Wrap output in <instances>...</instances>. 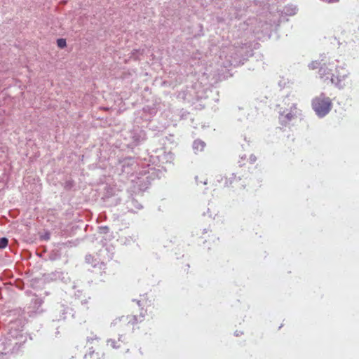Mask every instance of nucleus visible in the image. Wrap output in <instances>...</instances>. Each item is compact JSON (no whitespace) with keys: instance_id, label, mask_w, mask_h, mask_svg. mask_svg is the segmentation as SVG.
Returning a JSON list of instances; mask_svg holds the SVG:
<instances>
[{"instance_id":"f257e3e1","label":"nucleus","mask_w":359,"mask_h":359,"mask_svg":"<svg viewBox=\"0 0 359 359\" xmlns=\"http://www.w3.org/2000/svg\"><path fill=\"white\" fill-rule=\"evenodd\" d=\"M319 76L321 79L330 81L339 88H343L345 86L344 80L349 74L348 71L344 67L339 65L338 60L324 63L323 66L320 67L318 71Z\"/></svg>"},{"instance_id":"f03ea898","label":"nucleus","mask_w":359,"mask_h":359,"mask_svg":"<svg viewBox=\"0 0 359 359\" xmlns=\"http://www.w3.org/2000/svg\"><path fill=\"white\" fill-rule=\"evenodd\" d=\"M332 101L330 97L322 93L312 100V108L318 116L322 118L326 116L332 109Z\"/></svg>"},{"instance_id":"7ed1b4c3","label":"nucleus","mask_w":359,"mask_h":359,"mask_svg":"<svg viewBox=\"0 0 359 359\" xmlns=\"http://www.w3.org/2000/svg\"><path fill=\"white\" fill-rule=\"evenodd\" d=\"M241 52L237 47L233 46L222 50L219 57L224 61L222 65L227 68L231 65H237L240 62Z\"/></svg>"},{"instance_id":"20e7f679","label":"nucleus","mask_w":359,"mask_h":359,"mask_svg":"<svg viewBox=\"0 0 359 359\" xmlns=\"http://www.w3.org/2000/svg\"><path fill=\"white\" fill-rule=\"evenodd\" d=\"M297 109L295 104H292L289 108L280 107L279 110V121L282 125H287L297 116Z\"/></svg>"},{"instance_id":"39448f33","label":"nucleus","mask_w":359,"mask_h":359,"mask_svg":"<svg viewBox=\"0 0 359 359\" xmlns=\"http://www.w3.org/2000/svg\"><path fill=\"white\" fill-rule=\"evenodd\" d=\"M137 322L136 316H122L119 319H116L113 324L114 325L121 323V325H126L131 323L132 325L136 323Z\"/></svg>"},{"instance_id":"423d86ee","label":"nucleus","mask_w":359,"mask_h":359,"mask_svg":"<svg viewBox=\"0 0 359 359\" xmlns=\"http://www.w3.org/2000/svg\"><path fill=\"white\" fill-rule=\"evenodd\" d=\"M205 142L201 140H195L193 144V149L196 152L201 151L205 147Z\"/></svg>"},{"instance_id":"0eeeda50","label":"nucleus","mask_w":359,"mask_h":359,"mask_svg":"<svg viewBox=\"0 0 359 359\" xmlns=\"http://www.w3.org/2000/svg\"><path fill=\"white\" fill-rule=\"evenodd\" d=\"M323 65H322V66H323ZM321 67L320 65V63L318 61H313L311 62L309 65V67L311 69H317V68H319Z\"/></svg>"},{"instance_id":"6e6552de","label":"nucleus","mask_w":359,"mask_h":359,"mask_svg":"<svg viewBox=\"0 0 359 359\" xmlns=\"http://www.w3.org/2000/svg\"><path fill=\"white\" fill-rule=\"evenodd\" d=\"M8 241L6 238H0V248H4L7 246Z\"/></svg>"},{"instance_id":"1a4fd4ad","label":"nucleus","mask_w":359,"mask_h":359,"mask_svg":"<svg viewBox=\"0 0 359 359\" xmlns=\"http://www.w3.org/2000/svg\"><path fill=\"white\" fill-rule=\"evenodd\" d=\"M57 42V46L60 48H64L65 46H66V41L63 39H58Z\"/></svg>"},{"instance_id":"9d476101","label":"nucleus","mask_w":359,"mask_h":359,"mask_svg":"<svg viewBox=\"0 0 359 359\" xmlns=\"http://www.w3.org/2000/svg\"><path fill=\"white\" fill-rule=\"evenodd\" d=\"M107 344H108L109 345L111 346H112L113 348H117V347H118V346H116L115 345L116 341H115L114 340L109 339V340H108V341H107Z\"/></svg>"},{"instance_id":"9b49d317","label":"nucleus","mask_w":359,"mask_h":359,"mask_svg":"<svg viewBox=\"0 0 359 359\" xmlns=\"http://www.w3.org/2000/svg\"><path fill=\"white\" fill-rule=\"evenodd\" d=\"M256 159H257V158H256V156H255V155H251V156H250V163H253L254 162H255V161H256Z\"/></svg>"},{"instance_id":"f8f14e48","label":"nucleus","mask_w":359,"mask_h":359,"mask_svg":"<svg viewBox=\"0 0 359 359\" xmlns=\"http://www.w3.org/2000/svg\"><path fill=\"white\" fill-rule=\"evenodd\" d=\"M295 13H296V8H295V7H294V8H292V12H290L289 14H290V15H293V14H294Z\"/></svg>"},{"instance_id":"ddd939ff","label":"nucleus","mask_w":359,"mask_h":359,"mask_svg":"<svg viewBox=\"0 0 359 359\" xmlns=\"http://www.w3.org/2000/svg\"><path fill=\"white\" fill-rule=\"evenodd\" d=\"M90 258H91L90 255H89V256H86V260H87L88 262H89V261H90Z\"/></svg>"},{"instance_id":"4468645a","label":"nucleus","mask_w":359,"mask_h":359,"mask_svg":"<svg viewBox=\"0 0 359 359\" xmlns=\"http://www.w3.org/2000/svg\"><path fill=\"white\" fill-rule=\"evenodd\" d=\"M326 72H331L329 69H326ZM332 72H334V71H332Z\"/></svg>"}]
</instances>
